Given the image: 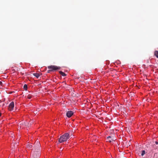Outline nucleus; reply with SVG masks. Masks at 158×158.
<instances>
[{
	"label": "nucleus",
	"mask_w": 158,
	"mask_h": 158,
	"mask_svg": "<svg viewBox=\"0 0 158 158\" xmlns=\"http://www.w3.org/2000/svg\"><path fill=\"white\" fill-rule=\"evenodd\" d=\"M69 138V134L68 133H66L60 136L59 139V142L62 143L66 141Z\"/></svg>",
	"instance_id": "nucleus-1"
},
{
	"label": "nucleus",
	"mask_w": 158,
	"mask_h": 158,
	"mask_svg": "<svg viewBox=\"0 0 158 158\" xmlns=\"http://www.w3.org/2000/svg\"><path fill=\"white\" fill-rule=\"evenodd\" d=\"M48 68L50 69L48 72V73H49L51 71L59 70L60 69V67L55 65H50L48 66Z\"/></svg>",
	"instance_id": "nucleus-2"
},
{
	"label": "nucleus",
	"mask_w": 158,
	"mask_h": 158,
	"mask_svg": "<svg viewBox=\"0 0 158 158\" xmlns=\"http://www.w3.org/2000/svg\"><path fill=\"white\" fill-rule=\"evenodd\" d=\"M40 156V151H36L33 153L31 156H34V158H39Z\"/></svg>",
	"instance_id": "nucleus-3"
},
{
	"label": "nucleus",
	"mask_w": 158,
	"mask_h": 158,
	"mask_svg": "<svg viewBox=\"0 0 158 158\" xmlns=\"http://www.w3.org/2000/svg\"><path fill=\"white\" fill-rule=\"evenodd\" d=\"M14 107V103L13 102H11L9 106V110H12Z\"/></svg>",
	"instance_id": "nucleus-4"
},
{
	"label": "nucleus",
	"mask_w": 158,
	"mask_h": 158,
	"mask_svg": "<svg viewBox=\"0 0 158 158\" xmlns=\"http://www.w3.org/2000/svg\"><path fill=\"white\" fill-rule=\"evenodd\" d=\"M73 112L72 111H68L66 113V116L68 118H70L73 114Z\"/></svg>",
	"instance_id": "nucleus-5"
},
{
	"label": "nucleus",
	"mask_w": 158,
	"mask_h": 158,
	"mask_svg": "<svg viewBox=\"0 0 158 158\" xmlns=\"http://www.w3.org/2000/svg\"><path fill=\"white\" fill-rule=\"evenodd\" d=\"M35 146L34 147L35 148H40V145L39 141L36 140L35 142Z\"/></svg>",
	"instance_id": "nucleus-6"
},
{
	"label": "nucleus",
	"mask_w": 158,
	"mask_h": 158,
	"mask_svg": "<svg viewBox=\"0 0 158 158\" xmlns=\"http://www.w3.org/2000/svg\"><path fill=\"white\" fill-rule=\"evenodd\" d=\"M107 141L110 143L113 142V141H114L115 140L114 139L112 138L110 136L107 137Z\"/></svg>",
	"instance_id": "nucleus-7"
},
{
	"label": "nucleus",
	"mask_w": 158,
	"mask_h": 158,
	"mask_svg": "<svg viewBox=\"0 0 158 158\" xmlns=\"http://www.w3.org/2000/svg\"><path fill=\"white\" fill-rule=\"evenodd\" d=\"M59 73L60 74H61L62 76L63 77H64L66 76V74L64 73V72H62L61 71H60L59 72Z\"/></svg>",
	"instance_id": "nucleus-8"
},
{
	"label": "nucleus",
	"mask_w": 158,
	"mask_h": 158,
	"mask_svg": "<svg viewBox=\"0 0 158 158\" xmlns=\"http://www.w3.org/2000/svg\"><path fill=\"white\" fill-rule=\"evenodd\" d=\"M34 76L38 78L40 77V74L38 73H34L33 74Z\"/></svg>",
	"instance_id": "nucleus-9"
},
{
	"label": "nucleus",
	"mask_w": 158,
	"mask_h": 158,
	"mask_svg": "<svg viewBox=\"0 0 158 158\" xmlns=\"http://www.w3.org/2000/svg\"><path fill=\"white\" fill-rule=\"evenodd\" d=\"M154 55L158 58V51H156L154 52Z\"/></svg>",
	"instance_id": "nucleus-10"
},
{
	"label": "nucleus",
	"mask_w": 158,
	"mask_h": 158,
	"mask_svg": "<svg viewBox=\"0 0 158 158\" xmlns=\"http://www.w3.org/2000/svg\"><path fill=\"white\" fill-rule=\"evenodd\" d=\"M32 145L31 144H28L27 145V147L28 148L30 149L32 148Z\"/></svg>",
	"instance_id": "nucleus-11"
},
{
	"label": "nucleus",
	"mask_w": 158,
	"mask_h": 158,
	"mask_svg": "<svg viewBox=\"0 0 158 158\" xmlns=\"http://www.w3.org/2000/svg\"><path fill=\"white\" fill-rule=\"evenodd\" d=\"M23 88L25 90H26L27 88V85L26 84L24 85L23 86Z\"/></svg>",
	"instance_id": "nucleus-12"
},
{
	"label": "nucleus",
	"mask_w": 158,
	"mask_h": 158,
	"mask_svg": "<svg viewBox=\"0 0 158 158\" xmlns=\"http://www.w3.org/2000/svg\"><path fill=\"white\" fill-rule=\"evenodd\" d=\"M31 97H32V96L31 95H30V94L28 95L27 96V98L29 99H31Z\"/></svg>",
	"instance_id": "nucleus-13"
},
{
	"label": "nucleus",
	"mask_w": 158,
	"mask_h": 158,
	"mask_svg": "<svg viewBox=\"0 0 158 158\" xmlns=\"http://www.w3.org/2000/svg\"><path fill=\"white\" fill-rule=\"evenodd\" d=\"M145 154V151L144 150H143L142 151V153H141V156H143Z\"/></svg>",
	"instance_id": "nucleus-14"
},
{
	"label": "nucleus",
	"mask_w": 158,
	"mask_h": 158,
	"mask_svg": "<svg viewBox=\"0 0 158 158\" xmlns=\"http://www.w3.org/2000/svg\"><path fill=\"white\" fill-rule=\"evenodd\" d=\"M2 85V83L1 81H0V85Z\"/></svg>",
	"instance_id": "nucleus-15"
},
{
	"label": "nucleus",
	"mask_w": 158,
	"mask_h": 158,
	"mask_svg": "<svg viewBox=\"0 0 158 158\" xmlns=\"http://www.w3.org/2000/svg\"><path fill=\"white\" fill-rule=\"evenodd\" d=\"M155 143H156V144H158V142H157V141H156V142H155Z\"/></svg>",
	"instance_id": "nucleus-16"
},
{
	"label": "nucleus",
	"mask_w": 158,
	"mask_h": 158,
	"mask_svg": "<svg viewBox=\"0 0 158 158\" xmlns=\"http://www.w3.org/2000/svg\"><path fill=\"white\" fill-rule=\"evenodd\" d=\"M2 114L0 113V117L1 116Z\"/></svg>",
	"instance_id": "nucleus-17"
}]
</instances>
